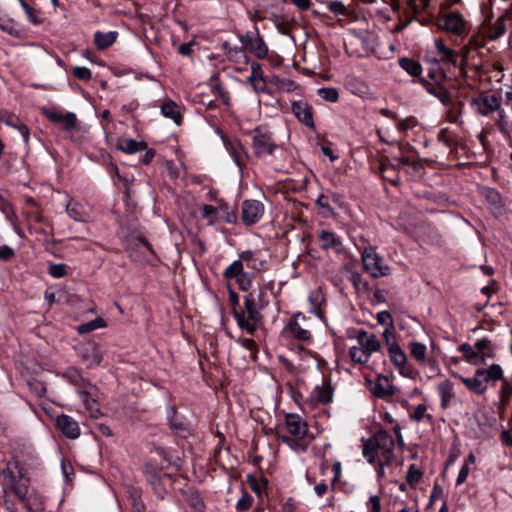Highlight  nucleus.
<instances>
[{
  "mask_svg": "<svg viewBox=\"0 0 512 512\" xmlns=\"http://www.w3.org/2000/svg\"><path fill=\"white\" fill-rule=\"evenodd\" d=\"M266 294L262 289H255L244 297V311H234L238 326L253 334L261 319L260 311L266 306Z\"/></svg>",
  "mask_w": 512,
  "mask_h": 512,
  "instance_id": "obj_1",
  "label": "nucleus"
},
{
  "mask_svg": "<svg viewBox=\"0 0 512 512\" xmlns=\"http://www.w3.org/2000/svg\"><path fill=\"white\" fill-rule=\"evenodd\" d=\"M285 427L288 434H279L278 438L291 450L303 453L309 445L308 425L303 418L297 414H288L285 418Z\"/></svg>",
  "mask_w": 512,
  "mask_h": 512,
  "instance_id": "obj_2",
  "label": "nucleus"
},
{
  "mask_svg": "<svg viewBox=\"0 0 512 512\" xmlns=\"http://www.w3.org/2000/svg\"><path fill=\"white\" fill-rule=\"evenodd\" d=\"M394 440L383 430L376 432L371 438L363 441V456L369 463H374L376 459H382L385 463H390L394 457Z\"/></svg>",
  "mask_w": 512,
  "mask_h": 512,
  "instance_id": "obj_3",
  "label": "nucleus"
},
{
  "mask_svg": "<svg viewBox=\"0 0 512 512\" xmlns=\"http://www.w3.org/2000/svg\"><path fill=\"white\" fill-rule=\"evenodd\" d=\"M353 337L356 339L357 345L349 349V356L355 364H366L371 355L378 352L381 348V343L377 336L363 329L355 330Z\"/></svg>",
  "mask_w": 512,
  "mask_h": 512,
  "instance_id": "obj_4",
  "label": "nucleus"
},
{
  "mask_svg": "<svg viewBox=\"0 0 512 512\" xmlns=\"http://www.w3.org/2000/svg\"><path fill=\"white\" fill-rule=\"evenodd\" d=\"M0 476L5 485L9 486L15 495L24 500L28 493L29 478L16 458L6 462L5 468L0 471Z\"/></svg>",
  "mask_w": 512,
  "mask_h": 512,
  "instance_id": "obj_5",
  "label": "nucleus"
},
{
  "mask_svg": "<svg viewBox=\"0 0 512 512\" xmlns=\"http://www.w3.org/2000/svg\"><path fill=\"white\" fill-rule=\"evenodd\" d=\"M312 323L302 313L295 314L284 326L281 335L286 339L310 342L312 340Z\"/></svg>",
  "mask_w": 512,
  "mask_h": 512,
  "instance_id": "obj_6",
  "label": "nucleus"
},
{
  "mask_svg": "<svg viewBox=\"0 0 512 512\" xmlns=\"http://www.w3.org/2000/svg\"><path fill=\"white\" fill-rule=\"evenodd\" d=\"M362 262L366 272L373 278L387 276L390 273V267L384 264L382 257L374 248H367L362 252Z\"/></svg>",
  "mask_w": 512,
  "mask_h": 512,
  "instance_id": "obj_7",
  "label": "nucleus"
},
{
  "mask_svg": "<svg viewBox=\"0 0 512 512\" xmlns=\"http://www.w3.org/2000/svg\"><path fill=\"white\" fill-rule=\"evenodd\" d=\"M240 42L249 50L256 58L264 59L268 55V46L260 36L259 29L255 25L254 32L248 31L244 35L239 36Z\"/></svg>",
  "mask_w": 512,
  "mask_h": 512,
  "instance_id": "obj_8",
  "label": "nucleus"
},
{
  "mask_svg": "<svg viewBox=\"0 0 512 512\" xmlns=\"http://www.w3.org/2000/svg\"><path fill=\"white\" fill-rule=\"evenodd\" d=\"M67 380L77 388L80 397L91 396L93 399L101 395L99 389L84 379L76 368H69L65 372Z\"/></svg>",
  "mask_w": 512,
  "mask_h": 512,
  "instance_id": "obj_9",
  "label": "nucleus"
},
{
  "mask_svg": "<svg viewBox=\"0 0 512 512\" xmlns=\"http://www.w3.org/2000/svg\"><path fill=\"white\" fill-rule=\"evenodd\" d=\"M78 355L87 368H94L101 364L103 351L101 346L93 341H88L78 347Z\"/></svg>",
  "mask_w": 512,
  "mask_h": 512,
  "instance_id": "obj_10",
  "label": "nucleus"
},
{
  "mask_svg": "<svg viewBox=\"0 0 512 512\" xmlns=\"http://www.w3.org/2000/svg\"><path fill=\"white\" fill-rule=\"evenodd\" d=\"M42 114L51 122L61 124L65 130H72L77 123V117L72 112L63 113L54 108H41Z\"/></svg>",
  "mask_w": 512,
  "mask_h": 512,
  "instance_id": "obj_11",
  "label": "nucleus"
},
{
  "mask_svg": "<svg viewBox=\"0 0 512 512\" xmlns=\"http://www.w3.org/2000/svg\"><path fill=\"white\" fill-rule=\"evenodd\" d=\"M438 26L455 35H462L466 30L463 16L458 12H449L438 19Z\"/></svg>",
  "mask_w": 512,
  "mask_h": 512,
  "instance_id": "obj_12",
  "label": "nucleus"
},
{
  "mask_svg": "<svg viewBox=\"0 0 512 512\" xmlns=\"http://www.w3.org/2000/svg\"><path fill=\"white\" fill-rule=\"evenodd\" d=\"M264 214V206L257 200H245L242 203V220L246 225L258 222Z\"/></svg>",
  "mask_w": 512,
  "mask_h": 512,
  "instance_id": "obj_13",
  "label": "nucleus"
},
{
  "mask_svg": "<svg viewBox=\"0 0 512 512\" xmlns=\"http://www.w3.org/2000/svg\"><path fill=\"white\" fill-rule=\"evenodd\" d=\"M471 106L478 114L487 116L500 108V101L495 95L482 96L473 98Z\"/></svg>",
  "mask_w": 512,
  "mask_h": 512,
  "instance_id": "obj_14",
  "label": "nucleus"
},
{
  "mask_svg": "<svg viewBox=\"0 0 512 512\" xmlns=\"http://www.w3.org/2000/svg\"><path fill=\"white\" fill-rule=\"evenodd\" d=\"M56 426L67 438L76 439L80 436L78 422L68 415H59L56 418Z\"/></svg>",
  "mask_w": 512,
  "mask_h": 512,
  "instance_id": "obj_15",
  "label": "nucleus"
},
{
  "mask_svg": "<svg viewBox=\"0 0 512 512\" xmlns=\"http://www.w3.org/2000/svg\"><path fill=\"white\" fill-rule=\"evenodd\" d=\"M253 147L257 155L273 153L274 145L270 135L255 130L253 134Z\"/></svg>",
  "mask_w": 512,
  "mask_h": 512,
  "instance_id": "obj_16",
  "label": "nucleus"
},
{
  "mask_svg": "<svg viewBox=\"0 0 512 512\" xmlns=\"http://www.w3.org/2000/svg\"><path fill=\"white\" fill-rule=\"evenodd\" d=\"M387 350L391 361L398 368L400 374L409 376L411 369L407 366V356L401 347L397 344Z\"/></svg>",
  "mask_w": 512,
  "mask_h": 512,
  "instance_id": "obj_17",
  "label": "nucleus"
},
{
  "mask_svg": "<svg viewBox=\"0 0 512 512\" xmlns=\"http://www.w3.org/2000/svg\"><path fill=\"white\" fill-rule=\"evenodd\" d=\"M372 392L379 398H386L393 396L396 392V388L392 385L387 376L380 375L372 387Z\"/></svg>",
  "mask_w": 512,
  "mask_h": 512,
  "instance_id": "obj_18",
  "label": "nucleus"
},
{
  "mask_svg": "<svg viewBox=\"0 0 512 512\" xmlns=\"http://www.w3.org/2000/svg\"><path fill=\"white\" fill-rule=\"evenodd\" d=\"M292 111L297 119L309 128H314V120L311 108L304 102H294Z\"/></svg>",
  "mask_w": 512,
  "mask_h": 512,
  "instance_id": "obj_19",
  "label": "nucleus"
},
{
  "mask_svg": "<svg viewBox=\"0 0 512 512\" xmlns=\"http://www.w3.org/2000/svg\"><path fill=\"white\" fill-rule=\"evenodd\" d=\"M437 392L440 396V406L447 409L455 397L454 387L450 380H444L437 385Z\"/></svg>",
  "mask_w": 512,
  "mask_h": 512,
  "instance_id": "obj_20",
  "label": "nucleus"
},
{
  "mask_svg": "<svg viewBox=\"0 0 512 512\" xmlns=\"http://www.w3.org/2000/svg\"><path fill=\"white\" fill-rule=\"evenodd\" d=\"M311 398L316 403L328 404L333 399V389L330 383L323 381L321 385L314 388Z\"/></svg>",
  "mask_w": 512,
  "mask_h": 512,
  "instance_id": "obj_21",
  "label": "nucleus"
},
{
  "mask_svg": "<svg viewBox=\"0 0 512 512\" xmlns=\"http://www.w3.org/2000/svg\"><path fill=\"white\" fill-rule=\"evenodd\" d=\"M456 377L471 391L476 394H483L486 389V383L482 376L477 375V371L475 372L474 377L468 378L460 375H456Z\"/></svg>",
  "mask_w": 512,
  "mask_h": 512,
  "instance_id": "obj_22",
  "label": "nucleus"
},
{
  "mask_svg": "<svg viewBox=\"0 0 512 512\" xmlns=\"http://www.w3.org/2000/svg\"><path fill=\"white\" fill-rule=\"evenodd\" d=\"M318 241L324 250L334 249L338 251L341 246L340 239L332 232L321 230L318 234Z\"/></svg>",
  "mask_w": 512,
  "mask_h": 512,
  "instance_id": "obj_23",
  "label": "nucleus"
},
{
  "mask_svg": "<svg viewBox=\"0 0 512 512\" xmlns=\"http://www.w3.org/2000/svg\"><path fill=\"white\" fill-rule=\"evenodd\" d=\"M117 148L124 153L132 154L145 150L147 148V144L143 141H135L131 138H122L118 140Z\"/></svg>",
  "mask_w": 512,
  "mask_h": 512,
  "instance_id": "obj_24",
  "label": "nucleus"
},
{
  "mask_svg": "<svg viewBox=\"0 0 512 512\" xmlns=\"http://www.w3.org/2000/svg\"><path fill=\"white\" fill-rule=\"evenodd\" d=\"M477 375L482 376L485 383L503 379V370L500 365L492 364L487 369H477Z\"/></svg>",
  "mask_w": 512,
  "mask_h": 512,
  "instance_id": "obj_25",
  "label": "nucleus"
},
{
  "mask_svg": "<svg viewBox=\"0 0 512 512\" xmlns=\"http://www.w3.org/2000/svg\"><path fill=\"white\" fill-rule=\"evenodd\" d=\"M117 35L118 34L116 31H109L106 33L97 31L94 34V42L99 49H106L110 47L112 44H114Z\"/></svg>",
  "mask_w": 512,
  "mask_h": 512,
  "instance_id": "obj_26",
  "label": "nucleus"
},
{
  "mask_svg": "<svg viewBox=\"0 0 512 512\" xmlns=\"http://www.w3.org/2000/svg\"><path fill=\"white\" fill-rule=\"evenodd\" d=\"M423 85L425 86L426 90L437 97L442 104L446 105L451 103V95L450 93L442 86L436 85L432 86L429 84L426 80H422Z\"/></svg>",
  "mask_w": 512,
  "mask_h": 512,
  "instance_id": "obj_27",
  "label": "nucleus"
},
{
  "mask_svg": "<svg viewBox=\"0 0 512 512\" xmlns=\"http://www.w3.org/2000/svg\"><path fill=\"white\" fill-rule=\"evenodd\" d=\"M161 112L166 118L173 120L176 124L181 123L182 117H181V114L179 111V107L175 102H173V101L165 102L161 106Z\"/></svg>",
  "mask_w": 512,
  "mask_h": 512,
  "instance_id": "obj_28",
  "label": "nucleus"
},
{
  "mask_svg": "<svg viewBox=\"0 0 512 512\" xmlns=\"http://www.w3.org/2000/svg\"><path fill=\"white\" fill-rule=\"evenodd\" d=\"M410 354L412 358L418 363L424 364L426 362L427 347L425 344L411 341L409 343Z\"/></svg>",
  "mask_w": 512,
  "mask_h": 512,
  "instance_id": "obj_29",
  "label": "nucleus"
},
{
  "mask_svg": "<svg viewBox=\"0 0 512 512\" xmlns=\"http://www.w3.org/2000/svg\"><path fill=\"white\" fill-rule=\"evenodd\" d=\"M66 212L75 221H85L87 218V213L78 202L69 201L66 205Z\"/></svg>",
  "mask_w": 512,
  "mask_h": 512,
  "instance_id": "obj_30",
  "label": "nucleus"
},
{
  "mask_svg": "<svg viewBox=\"0 0 512 512\" xmlns=\"http://www.w3.org/2000/svg\"><path fill=\"white\" fill-rule=\"evenodd\" d=\"M448 107L447 110V120L451 123H457L460 119V116L463 112L464 103L463 101H454L451 99V103L446 104Z\"/></svg>",
  "mask_w": 512,
  "mask_h": 512,
  "instance_id": "obj_31",
  "label": "nucleus"
},
{
  "mask_svg": "<svg viewBox=\"0 0 512 512\" xmlns=\"http://www.w3.org/2000/svg\"><path fill=\"white\" fill-rule=\"evenodd\" d=\"M435 47L439 53L441 61L450 62L453 65L457 62V54L454 50L446 47L441 40L435 41Z\"/></svg>",
  "mask_w": 512,
  "mask_h": 512,
  "instance_id": "obj_32",
  "label": "nucleus"
},
{
  "mask_svg": "<svg viewBox=\"0 0 512 512\" xmlns=\"http://www.w3.org/2000/svg\"><path fill=\"white\" fill-rule=\"evenodd\" d=\"M4 123L14 129H17L21 136L23 137V140L25 143L29 140V129L26 125H24L16 116L9 115L7 118H5Z\"/></svg>",
  "mask_w": 512,
  "mask_h": 512,
  "instance_id": "obj_33",
  "label": "nucleus"
},
{
  "mask_svg": "<svg viewBox=\"0 0 512 512\" xmlns=\"http://www.w3.org/2000/svg\"><path fill=\"white\" fill-rule=\"evenodd\" d=\"M239 259L243 263L244 266L253 269V270H260L263 266V261H259L255 258L254 253L250 250L243 251L239 255Z\"/></svg>",
  "mask_w": 512,
  "mask_h": 512,
  "instance_id": "obj_34",
  "label": "nucleus"
},
{
  "mask_svg": "<svg viewBox=\"0 0 512 512\" xmlns=\"http://www.w3.org/2000/svg\"><path fill=\"white\" fill-rule=\"evenodd\" d=\"M244 273V265L238 258L224 270L223 275L226 279H236Z\"/></svg>",
  "mask_w": 512,
  "mask_h": 512,
  "instance_id": "obj_35",
  "label": "nucleus"
},
{
  "mask_svg": "<svg viewBox=\"0 0 512 512\" xmlns=\"http://www.w3.org/2000/svg\"><path fill=\"white\" fill-rule=\"evenodd\" d=\"M399 64L401 68L411 76H419L422 73L421 64L413 59L402 58L400 59Z\"/></svg>",
  "mask_w": 512,
  "mask_h": 512,
  "instance_id": "obj_36",
  "label": "nucleus"
},
{
  "mask_svg": "<svg viewBox=\"0 0 512 512\" xmlns=\"http://www.w3.org/2000/svg\"><path fill=\"white\" fill-rule=\"evenodd\" d=\"M476 351L478 352V357L481 361H484L486 357H492V346L491 342L487 338H482L475 343Z\"/></svg>",
  "mask_w": 512,
  "mask_h": 512,
  "instance_id": "obj_37",
  "label": "nucleus"
},
{
  "mask_svg": "<svg viewBox=\"0 0 512 512\" xmlns=\"http://www.w3.org/2000/svg\"><path fill=\"white\" fill-rule=\"evenodd\" d=\"M500 394V411L503 412L508 405L510 398L512 396V385L506 380L503 379V384L499 391Z\"/></svg>",
  "mask_w": 512,
  "mask_h": 512,
  "instance_id": "obj_38",
  "label": "nucleus"
},
{
  "mask_svg": "<svg viewBox=\"0 0 512 512\" xmlns=\"http://www.w3.org/2000/svg\"><path fill=\"white\" fill-rule=\"evenodd\" d=\"M24 10L29 22L34 25L40 24L42 22L40 17V11L34 7L29 6L24 0H17Z\"/></svg>",
  "mask_w": 512,
  "mask_h": 512,
  "instance_id": "obj_39",
  "label": "nucleus"
},
{
  "mask_svg": "<svg viewBox=\"0 0 512 512\" xmlns=\"http://www.w3.org/2000/svg\"><path fill=\"white\" fill-rule=\"evenodd\" d=\"M91 417L97 418L100 415L98 400L100 395L94 399L91 396L80 397Z\"/></svg>",
  "mask_w": 512,
  "mask_h": 512,
  "instance_id": "obj_40",
  "label": "nucleus"
},
{
  "mask_svg": "<svg viewBox=\"0 0 512 512\" xmlns=\"http://www.w3.org/2000/svg\"><path fill=\"white\" fill-rule=\"evenodd\" d=\"M106 322L105 320H103L102 318H96L94 320H91L87 323H84V324H81L77 327V331L80 333V334H85V333H89V332H92L96 329H99V328H104L106 327Z\"/></svg>",
  "mask_w": 512,
  "mask_h": 512,
  "instance_id": "obj_41",
  "label": "nucleus"
},
{
  "mask_svg": "<svg viewBox=\"0 0 512 512\" xmlns=\"http://www.w3.org/2000/svg\"><path fill=\"white\" fill-rule=\"evenodd\" d=\"M459 350H460V352L463 353L465 359L468 362H470L472 364L477 363L479 357H478V352L476 351L475 345L471 346L468 343H463L460 345Z\"/></svg>",
  "mask_w": 512,
  "mask_h": 512,
  "instance_id": "obj_42",
  "label": "nucleus"
},
{
  "mask_svg": "<svg viewBox=\"0 0 512 512\" xmlns=\"http://www.w3.org/2000/svg\"><path fill=\"white\" fill-rule=\"evenodd\" d=\"M318 95L325 101L334 103L339 98V92L334 87H323L318 89Z\"/></svg>",
  "mask_w": 512,
  "mask_h": 512,
  "instance_id": "obj_43",
  "label": "nucleus"
},
{
  "mask_svg": "<svg viewBox=\"0 0 512 512\" xmlns=\"http://www.w3.org/2000/svg\"><path fill=\"white\" fill-rule=\"evenodd\" d=\"M202 216L209 225H213L218 219V209L212 205H204L202 207Z\"/></svg>",
  "mask_w": 512,
  "mask_h": 512,
  "instance_id": "obj_44",
  "label": "nucleus"
},
{
  "mask_svg": "<svg viewBox=\"0 0 512 512\" xmlns=\"http://www.w3.org/2000/svg\"><path fill=\"white\" fill-rule=\"evenodd\" d=\"M421 476H422V474L419 471V469H417L416 466L414 464H412V465H410L408 472L406 474V481L410 485H414L420 481Z\"/></svg>",
  "mask_w": 512,
  "mask_h": 512,
  "instance_id": "obj_45",
  "label": "nucleus"
},
{
  "mask_svg": "<svg viewBox=\"0 0 512 512\" xmlns=\"http://www.w3.org/2000/svg\"><path fill=\"white\" fill-rule=\"evenodd\" d=\"M425 417H427L428 419H431V416L429 414H427V406L425 404L417 405L413 411V414L411 415V418L416 422H420Z\"/></svg>",
  "mask_w": 512,
  "mask_h": 512,
  "instance_id": "obj_46",
  "label": "nucleus"
},
{
  "mask_svg": "<svg viewBox=\"0 0 512 512\" xmlns=\"http://www.w3.org/2000/svg\"><path fill=\"white\" fill-rule=\"evenodd\" d=\"M393 330H394V326L386 327L382 333V337L385 341V345H386L387 349L398 344L395 339Z\"/></svg>",
  "mask_w": 512,
  "mask_h": 512,
  "instance_id": "obj_47",
  "label": "nucleus"
},
{
  "mask_svg": "<svg viewBox=\"0 0 512 512\" xmlns=\"http://www.w3.org/2000/svg\"><path fill=\"white\" fill-rule=\"evenodd\" d=\"M73 75L79 80H90L92 78L91 70L87 67L76 66L73 68Z\"/></svg>",
  "mask_w": 512,
  "mask_h": 512,
  "instance_id": "obj_48",
  "label": "nucleus"
},
{
  "mask_svg": "<svg viewBox=\"0 0 512 512\" xmlns=\"http://www.w3.org/2000/svg\"><path fill=\"white\" fill-rule=\"evenodd\" d=\"M236 281L242 291H248L252 286V275L248 272H245L236 278Z\"/></svg>",
  "mask_w": 512,
  "mask_h": 512,
  "instance_id": "obj_49",
  "label": "nucleus"
},
{
  "mask_svg": "<svg viewBox=\"0 0 512 512\" xmlns=\"http://www.w3.org/2000/svg\"><path fill=\"white\" fill-rule=\"evenodd\" d=\"M327 8L331 12L338 14V15H346L347 14L346 6L343 4V2L338 1V0L328 2Z\"/></svg>",
  "mask_w": 512,
  "mask_h": 512,
  "instance_id": "obj_50",
  "label": "nucleus"
},
{
  "mask_svg": "<svg viewBox=\"0 0 512 512\" xmlns=\"http://www.w3.org/2000/svg\"><path fill=\"white\" fill-rule=\"evenodd\" d=\"M263 75L261 65L257 62L251 64V73L247 78V82L251 85Z\"/></svg>",
  "mask_w": 512,
  "mask_h": 512,
  "instance_id": "obj_51",
  "label": "nucleus"
},
{
  "mask_svg": "<svg viewBox=\"0 0 512 512\" xmlns=\"http://www.w3.org/2000/svg\"><path fill=\"white\" fill-rule=\"evenodd\" d=\"M376 320L380 325H386V327L394 326L393 318L388 311L383 310L377 313Z\"/></svg>",
  "mask_w": 512,
  "mask_h": 512,
  "instance_id": "obj_52",
  "label": "nucleus"
},
{
  "mask_svg": "<svg viewBox=\"0 0 512 512\" xmlns=\"http://www.w3.org/2000/svg\"><path fill=\"white\" fill-rule=\"evenodd\" d=\"M366 505L368 507L367 512H381V501L376 495L370 496Z\"/></svg>",
  "mask_w": 512,
  "mask_h": 512,
  "instance_id": "obj_53",
  "label": "nucleus"
},
{
  "mask_svg": "<svg viewBox=\"0 0 512 512\" xmlns=\"http://www.w3.org/2000/svg\"><path fill=\"white\" fill-rule=\"evenodd\" d=\"M49 274L54 278H61L66 274V266L64 264H51Z\"/></svg>",
  "mask_w": 512,
  "mask_h": 512,
  "instance_id": "obj_54",
  "label": "nucleus"
},
{
  "mask_svg": "<svg viewBox=\"0 0 512 512\" xmlns=\"http://www.w3.org/2000/svg\"><path fill=\"white\" fill-rule=\"evenodd\" d=\"M316 204L322 209L324 210L326 213H332L333 212V209L329 203V198L328 196L324 195V194H321L317 200H316Z\"/></svg>",
  "mask_w": 512,
  "mask_h": 512,
  "instance_id": "obj_55",
  "label": "nucleus"
},
{
  "mask_svg": "<svg viewBox=\"0 0 512 512\" xmlns=\"http://www.w3.org/2000/svg\"><path fill=\"white\" fill-rule=\"evenodd\" d=\"M165 168L170 178L176 179L180 176V167L177 166L174 162L167 161L165 163Z\"/></svg>",
  "mask_w": 512,
  "mask_h": 512,
  "instance_id": "obj_56",
  "label": "nucleus"
},
{
  "mask_svg": "<svg viewBox=\"0 0 512 512\" xmlns=\"http://www.w3.org/2000/svg\"><path fill=\"white\" fill-rule=\"evenodd\" d=\"M469 472H470V468H469L468 464L464 463L462 465V467L460 468L459 474L456 479V484L457 485L463 484L467 480Z\"/></svg>",
  "mask_w": 512,
  "mask_h": 512,
  "instance_id": "obj_57",
  "label": "nucleus"
},
{
  "mask_svg": "<svg viewBox=\"0 0 512 512\" xmlns=\"http://www.w3.org/2000/svg\"><path fill=\"white\" fill-rule=\"evenodd\" d=\"M190 506L196 511V512H203L204 510V503L200 499L198 495H192L189 499Z\"/></svg>",
  "mask_w": 512,
  "mask_h": 512,
  "instance_id": "obj_58",
  "label": "nucleus"
},
{
  "mask_svg": "<svg viewBox=\"0 0 512 512\" xmlns=\"http://www.w3.org/2000/svg\"><path fill=\"white\" fill-rule=\"evenodd\" d=\"M428 4L429 0H410V5L416 13L425 10Z\"/></svg>",
  "mask_w": 512,
  "mask_h": 512,
  "instance_id": "obj_59",
  "label": "nucleus"
},
{
  "mask_svg": "<svg viewBox=\"0 0 512 512\" xmlns=\"http://www.w3.org/2000/svg\"><path fill=\"white\" fill-rule=\"evenodd\" d=\"M171 428L176 431V433L180 434L181 436H185L188 432L187 427L182 422H176L174 419L170 420Z\"/></svg>",
  "mask_w": 512,
  "mask_h": 512,
  "instance_id": "obj_60",
  "label": "nucleus"
},
{
  "mask_svg": "<svg viewBox=\"0 0 512 512\" xmlns=\"http://www.w3.org/2000/svg\"><path fill=\"white\" fill-rule=\"evenodd\" d=\"M393 172V168L389 166H382L381 167V173L383 175V178L389 180L392 184L397 185L399 183L398 177L392 178L391 174Z\"/></svg>",
  "mask_w": 512,
  "mask_h": 512,
  "instance_id": "obj_61",
  "label": "nucleus"
},
{
  "mask_svg": "<svg viewBox=\"0 0 512 512\" xmlns=\"http://www.w3.org/2000/svg\"><path fill=\"white\" fill-rule=\"evenodd\" d=\"M13 255H14V250L11 247H9L7 245L0 246V259L7 261Z\"/></svg>",
  "mask_w": 512,
  "mask_h": 512,
  "instance_id": "obj_62",
  "label": "nucleus"
},
{
  "mask_svg": "<svg viewBox=\"0 0 512 512\" xmlns=\"http://www.w3.org/2000/svg\"><path fill=\"white\" fill-rule=\"evenodd\" d=\"M251 86L257 94L264 92L266 90V83L264 81L263 75L254 83H252Z\"/></svg>",
  "mask_w": 512,
  "mask_h": 512,
  "instance_id": "obj_63",
  "label": "nucleus"
},
{
  "mask_svg": "<svg viewBox=\"0 0 512 512\" xmlns=\"http://www.w3.org/2000/svg\"><path fill=\"white\" fill-rule=\"evenodd\" d=\"M251 506V498L249 496H243L237 501V508L245 511Z\"/></svg>",
  "mask_w": 512,
  "mask_h": 512,
  "instance_id": "obj_64",
  "label": "nucleus"
}]
</instances>
